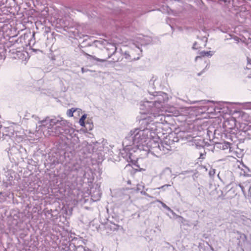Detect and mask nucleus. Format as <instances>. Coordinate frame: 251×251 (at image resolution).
<instances>
[{"label": "nucleus", "mask_w": 251, "mask_h": 251, "mask_svg": "<svg viewBox=\"0 0 251 251\" xmlns=\"http://www.w3.org/2000/svg\"><path fill=\"white\" fill-rule=\"evenodd\" d=\"M32 50H35V51H36V50H35V49H32Z\"/></svg>", "instance_id": "obj_46"}, {"label": "nucleus", "mask_w": 251, "mask_h": 251, "mask_svg": "<svg viewBox=\"0 0 251 251\" xmlns=\"http://www.w3.org/2000/svg\"><path fill=\"white\" fill-rule=\"evenodd\" d=\"M203 71L201 72V73H199L198 74V75L200 76L201 75V73H202Z\"/></svg>", "instance_id": "obj_42"}, {"label": "nucleus", "mask_w": 251, "mask_h": 251, "mask_svg": "<svg viewBox=\"0 0 251 251\" xmlns=\"http://www.w3.org/2000/svg\"><path fill=\"white\" fill-rule=\"evenodd\" d=\"M251 43V38H249L248 39V44H249Z\"/></svg>", "instance_id": "obj_38"}, {"label": "nucleus", "mask_w": 251, "mask_h": 251, "mask_svg": "<svg viewBox=\"0 0 251 251\" xmlns=\"http://www.w3.org/2000/svg\"><path fill=\"white\" fill-rule=\"evenodd\" d=\"M10 51L12 52V53H17L18 54V53H21L20 51H18V50H15H15L14 49H12L11 50H10Z\"/></svg>", "instance_id": "obj_32"}, {"label": "nucleus", "mask_w": 251, "mask_h": 251, "mask_svg": "<svg viewBox=\"0 0 251 251\" xmlns=\"http://www.w3.org/2000/svg\"><path fill=\"white\" fill-rule=\"evenodd\" d=\"M174 140H170V139H166L165 140L160 142V151L159 157L163 154L168 153L170 151H172L174 146L172 145L174 144Z\"/></svg>", "instance_id": "obj_4"}, {"label": "nucleus", "mask_w": 251, "mask_h": 251, "mask_svg": "<svg viewBox=\"0 0 251 251\" xmlns=\"http://www.w3.org/2000/svg\"><path fill=\"white\" fill-rule=\"evenodd\" d=\"M200 55L201 57L204 56H211L213 55L212 51H202L200 52Z\"/></svg>", "instance_id": "obj_17"}, {"label": "nucleus", "mask_w": 251, "mask_h": 251, "mask_svg": "<svg viewBox=\"0 0 251 251\" xmlns=\"http://www.w3.org/2000/svg\"><path fill=\"white\" fill-rule=\"evenodd\" d=\"M41 128L46 135L64 136L71 135L74 132L73 128L68 125L69 123L61 118L50 119L47 118L41 122Z\"/></svg>", "instance_id": "obj_2"}, {"label": "nucleus", "mask_w": 251, "mask_h": 251, "mask_svg": "<svg viewBox=\"0 0 251 251\" xmlns=\"http://www.w3.org/2000/svg\"><path fill=\"white\" fill-rule=\"evenodd\" d=\"M83 69H83V68H82V69H81V70H82V72H83V71H84V70H83Z\"/></svg>", "instance_id": "obj_45"}, {"label": "nucleus", "mask_w": 251, "mask_h": 251, "mask_svg": "<svg viewBox=\"0 0 251 251\" xmlns=\"http://www.w3.org/2000/svg\"><path fill=\"white\" fill-rule=\"evenodd\" d=\"M243 174L245 176H251V175L249 174V172L250 171V170H249V169L248 168L245 167V170H243Z\"/></svg>", "instance_id": "obj_23"}, {"label": "nucleus", "mask_w": 251, "mask_h": 251, "mask_svg": "<svg viewBox=\"0 0 251 251\" xmlns=\"http://www.w3.org/2000/svg\"><path fill=\"white\" fill-rule=\"evenodd\" d=\"M83 53L84 55L86 56V57H87V58L88 59H90V60L93 59V60H95L96 61H99V62H107L108 63V64L110 63L111 62H118L119 61V59H120L119 58L116 57V58H113L112 61H107L106 59H100L99 58L96 57L95 56L89 54H88L87 53H86L85 52L83 51Z\"/></svg>", "instance_id": "obj_8"}, {"label": "nucleus", "mask_w": 251, "mask_h": 251, "mask_svg": "<svg viewBox=\"0 0 251 251\" xmlns=\"http://www.w3.org/2000/svg\"><path fill=\"white\" fill-rule=\"evenodd\" d=\"M86 118V114H84L80 118V119H79V125L82 126H85V122H84V121L85 120Z\"/></svg>", "instance_id": "obj_18"}, {"label": "nucleus", "mask_w": 251, "mask_h": 251, "mask_svg": "<svg viewBox=\"0 0 251 251\" xmlns=\"http://www.w3.org/2000/svg\"><path fill=\"white\" fill-rule=\"evenodd\" d=\"M157 201L160 202L161 204L162 207H164L166 210H167L168 211H171V212H173V210L169 206H168L165 203H164V202H162L160 201Z\"/></svg>", "instance_id": "obj_22"}, {"label": "nucleus", "mask_w": 251, "mask_h": 251, "mask_svg": "<svg viewBox=\"0 0 251 251\" xmlns=\"http://www.w3.org/2000/svg\"><path fill=\"white\" fill-rule=\"evenodd\" d=\"M136 186H137V188L136 189L129 188V189L134 190L136 192H140L141 194L144 195H147L146 192L145 191H143V189H144L145 186H144V185L142 183L137 184L136 185Z\"/></svg>", "instance_id": "obj_13"}, {"label": "nucleus", "mask_w": 251, "mask_h": 251, "mask_svg": "<svg viewBox=\"0 0 251 251\" xmlns=\"http://www.w3.org/2000/svg\"><path fill=\"white\" fill-rule=\"evenodd\" d=\"M234 39H235L236 41H239V38H238V37H235L234 38Z\"/></svg>", "instance_id": "obj_40"}, {"label": "nucleus", "mask_w": 251, "mask_h": 251, "mask_svg": "<svg viewBox=\"0 0 251 251\" xmlns=\"http://www.w3.org/2000/svg\"><path fill=\"white\" fill-rule=\"evenodd\" d=\"M179 222L181 223L184 224L186 220L181 216H177Z\"/></svg>", "instance_id": "obj_27"}, {"label": "nucleus", "mask_w": 251, "mask_h": 251, "mask_svg": "<svg viewBox=\"0 0 251 251\" xmlns=\"http://www.w3.org/2000/svg\"><path fill=\"white\" fill-rule=\"evenodd\" d=\"M83 177L84 179H85V178L87 179V182L88 183L92 182L94 179L93 176H91V175H90V172H85L83 174Z\"/></svg>", "instance_id": "obj_15"}, {"label": "nucleus", "mask_w": 251, "mask_h": 251, "mask_svg": "<svg viewBox=\"0 0 251 251\" xmlns=\"http://www.w3.org/2000/svg\"><path fill=\"white\" fill-rule=\"evenodd\" d=\"M239 187L241 188V190H242V191L243 192V193H245V190H244V188L243 187V186H242L241 184H239Z\"/></svg>", "instance_id": "obj_35"}, {"label": "nucleus", "mask_w": 251, "mask_h": 251, "mask_svg": "<svg viewBox=\"0 0 251 251\" xmlns=\"http://www.w3.org/2000/svg\"><path fill=\"white\" fill-rule=\"evenodd\" d=\"M90 194L92 199L93 201H99L101 195V193L100 190V186L96 184L95 187H93L90 190Z\"/></svg>", "instance_id": "obj_7"}, {"label": "nucleus", "mask_w": 251, "mask_h": 251, "mask_svg": "<svg viewBox=\"0 0 251 251\" xmlns=\"http://www.w3.org/2000/svg\"><path fill=\"white\" fill-rule=\"evenodd\" d=\"M75 241H77V238L75 237L72 240V241L71 242L68 243V244H66L65 245H64V247H63V249L65 251H73L69 249L70 248V246L71 245V244H75Z\"/></svg>", "instance_id": "obj_14"}, {"label": "nucleus", "mask_w": 251, "mask_h": 251, "mask_svg": "<svg viewBox=\"0 0 251 251\" xmlns=\"http://www.w3.org/2000/svg\"><path fill=\"white\" fill-rule=\"evenodd\" d=\"M75 111L74 108H71L70 109L68 110L67 111V115L69 117L73 116V113Z\"/></svg>", "instance_id": "obj_24"}, {"label": "nucleus", "mask_w": 251, "mask_h": 251, "mask_svg": "<svg viewBox=\"0 0 251 251\" xmlns=\"http://www.w3.org/2000/svg\"><path fill=\"white\" fill-rule=\"evenodd\" d=\"M82 242H83L82 238L77 239V241H75V244H71L69 249L73 251H90L88 248H86L80 245V243Z\"/></svg>", "instance_id": "obj_6"}, {"label": "nucleus", "mask_w": 251, "mask_h": 251, "mask_svg": "<svg viewBox=\"0 0 251 251\" xmlns=\"http://www.w3.org/2000/svg\"><path fill=\"white\" fill-rule=\"evenodd\" d=\"M133 41L134 42L133 44H135L136 47L140 50L141 52L142 51V50H140L138 45L136 44V43L143 46L148 44L150 42V40L148 37H145L142 35H138L135 36L134 37Z\"/></svg>", "instance_id": "obj_5"}, {"label": "nucleus", "mask_w": 251, "mask_h": 251, "mask_svg": "<svg viewBox=\"0 0 251 251\" xmlns=\"http://www.w3.org/2000/svg\"><path fill=\"white\" fill-rule=\"evenodd\" d=\"M199 58H201V55L197 56L195 58V60L197 61L198 60V59Z\"/></svg>", "instance_id": "obj_39"}, {"label": "nucleus", "mask_w": 251, "mask_h": 251, "mask_svg": "<svg viewBox=\"0 0 251 251\" xmlns=\"http://www.w3.org/2000/svg\"><path fill=\"white\" fill-rule=\"evenodd\" d=\"M1 50H2V52H2V53H3V51H4L3 49H1Z\"/></svg>", "instance_id": "obj_44"}, {"label": "nucleus", "mask_w": 251, "mask_h": 251, "mask_svg": "<svg viewBox=\"0 0 251 251\" xmlns=\"http://www.w3.org/2000/svg\"><path fill=\"white\" fill-rule=\"evenodd\" d=\"M169 249L171 250H172V251H174L175 250V248L174 247H173L172 246H170L169 247Z\"/></svg>", "instance_id": "obj_37"}, {"label": "nucleus", "mask_w": 251, "mask_h": 251, "mask_svg": "<svg viewBox=\"0 0 251 251\" xmlns=\"http://www.w3.org/2000/svg\"><path fill=\"white\" fill-rule=\"evenodd\" d=\"M35 33L34 32H33V34H32V38H31L29 41V45L30 46H33L34 45L35 43Z\"/></svg>", "instance_id": "obj_21"}, {"label": "nucleus", "mask_w": 251, "mask_h": 251, "mask_svg": "<svg viewBox=\"0 0 251 251\" xmlns=\"http://www.w3.org/2000/svg\"><path fill=\"white\" fill-rule=\"evenodd\" d=\"M107 50H111L113 51L112 53H109L107 58H110L112 56L114 55L116 53L117 47L115 44H109L106 48Z\"/></svg>", "instance_id": "obj_12"}, {"label": "nucleus", "mask_w": 251, "mask_h": 251, "mask_svg": "<svg viewBox=\"0 0 251 251\" xmlns=\"http://www.w3.org/2000/svg\"><path fill=\"white\" fill-rule=\"evenodd\" d=\"M120 226L111 221H108L105 224V228L107 231H114L117 230Z\"/></svg>", "instance_id": "obj_10"}, {"label": "nucleus", "mask_w": 251, "mask_h": 251, "mask_svg": "<svg viewBox=\"0 0 251 251\" xmlns=\"http://www.w3.org/2000/svg\"><path fill=\"white\" fill-rule=\"evenodd\" d=\"M192 171H182L180 174L181 175H186V174L187 173H189L190 172H192Z\"/></svg>", "instance_id": "obj_33"}, {"label": "nucleus", "mask_w": 251, "mask_h": 251, "mask_svg": "<svg viewBox=\"0 0 251 251\" xmlns=\"http://www.w3.org/2000/svg\"><path fill=\"white\" fill-rule=\"evenodd\" d=\"M236 233L238 234L237 240H238L237 245L238 246L242 247L247 242V236L245 234L242 233L240 231H237Z\"/></svg>", "instance_id": "obj_9"}, {"label": "nucleus", "mask_w": 251, "mask_h": 251, "mask_svg": "<svg viewBox=\"0 0 251 251\" xmlns=\"http://www.w3.org/2000/svg\"><path fill=\"white\" fill-rule=\"evenodd\" d=\"M209 175L210 176H214L215 174V169H211L209 172Z\"/></svg>", "instance_id": "obj_31"}, {"label": "nucleus", "mask_w": 251, "mask_h": 251, "mask_svg": "<svg viewBox=\"0 0 251 251\" xmlns=\"http://www.w3.org/2000/svg\"><path fill=\"white\" fill-rule=\"evenodd\" d=\"M161 102V100H156L154 102L147 101L145 103L146 106L151 107L149 111L151 113L146 118L141 119L139 121L140 128L131 130L123 141L124 149L120 152L123 158L127 160L130 158L131 153L129 152V151L133 145L136 147L139 150L142 151L147 141L149 140V137H151V133L156 129L155 124L162 123V115L152 113L154 108V105L156 102L160 103Z\"/></svg>", "instance_id": "obj_1"}, {"label": "nucleus", "mask_w": 251, "mask_h": 251, "mask_svg": "<svg viewBox=\"0 0 251 251\" xmlns=\"http://www.w3.org/2000/svg\"><path fill=\"white\" fill-rule=\"evenodd\" d=\"M124 56H125V58L126 59H128V60H131V56H130V54L127 51H126L124 53Z\"/></svg>", "instance_id": "obj_30"}, {"label": "nucleus", "mask_w": 251, "mask_h": 251, "mask_svg": "<svg viewBox=\"0 0 251 251\" xmlns=\"http://www.w3.org/2000/svg\"><path fill=\"white\" fill-rule=\"evenodd\" d=\"M13 131L11 127L5 128V131L3 132V133L6 136L10 137L13 135Z\"/></svg>", "instance_id": "obj_16"}, {"label": "nucleus", "mask_w": 251, "mask_h": 251, "mask_svg": "<svg viewBox=\"0 0 251 251\" xmlns=\"http://www.w3.org/2000/svg\"><path fill=\"white\" fill-rule=\"evenodd\" d=\"M173 184V182H172L171 184H165V185L159 187L158 189H162L164 191V190H165V189L166 188H167L169 187H170Z\"/></svg>", "instance_id": "obj_25"}, {"label": "nucleus", "mask_w": 251, "mask_h": 251, "mask_svg": "<svg viewBox=\"0 0 251 251\" xmlns=\"http://www.w3.org/2000/svg\"><path fill=\"white\" fill-rule=\"evenodd\" d=\"M127 183L128 184H130H130H131V181H130V180H128V181H127Z\"/></svg>", "instance_id": "obj_41"}, {"label": "nucleus", "mask_w": 251, "mask_h": 251, "mask_svg": "<svg viewBox=\"0 0 251 251\" xmlns=\"http://www.w3.org/2000/svg\"><path fill=\"white\" fill-rule=\"evenodd\" d=\"M200 247H201V249H200V250H201V249H202V247H201V245H200Z\"/></svg>", "instance_id": "obj_43"}, {"label": "nucleus", "mask_w": 251, "mask_h": 251, "mask_svg": "<svg viewBox=\"0 0 251 251\" xmlns=\"http://www.w3.org/2000/svg\"><path fill=\"white\" fill-rule=\"evenodd\" d=\"M3 181L6 187L12 186L14 184V179L13 177L9 174L6 176V179L3 180Z\"/></svg>", "instance_id": "obj_11"}, {"label": "nucleus", "mask_w": 251, "mask_h": 251, "mask_svg": "<svg viewBox=\"0 0 251 251\" xmlns=\"http://www.w3.org/2000/svg\"><path fill=\"white\" fill-rule=\"evenodd\" d=\"M204 249L201 250V251H213V248L208 244V242H206V246H204Z\"/></svg>", "instance_id": "obj_19"}, {"label": "nucleus", "mask_w": 251, "mask_h": 251, "mask_svg": "<svg viewBox=\"0 0 251 251\" xmlns=\"http://www.w3.org/2000/svg\"><path fill=\"white\" fill-rule=\"evenodd\" d=\"M231 0H219L218 2L221 4H227L229 3Z\"/></svg>", "instance_id": "obj_26"}, {"label": "nucleus", "mask_w": 251, "mask_h": 251, "mask_svg": "<svg viewBox=\"0 0 251 251\" xmlns=\"http://www.w3.org/2000/svg\"><path fill=\"white\" fill-rule=\"evenodd\" d=\"M85 12L87 13H88V11L85 10Z\"/></svg>", "instance_id": "obj_47"}, {"label": "nucleus", "mask_w": 251, "mask_h": 251, "mask_svg": "<svg viewBox=\"0 0 251 251\" xmlns=\"http://www.w3.org/2000/svg\"><path fill=\"white\" fill-rule=\"evenodd\" d=\"M197 103H204L205 100H195V101H189L190 104H195Z\"/></svg>", "instance_id": "obj_28"}, {"label": "nucleus", "mask_w": 251, "mask_h": 251, "mask_svg": "<svg viewBox=\"0 0 251 251\" xmlns=\"http://www.w3.org/2000/svg\"><path fill=\"white\" fill-rule=\"evenodd\" d=\"M197 43L196 42H195L194 44H193V49L194 50H197L198 49V48L197 47Z\"/></svg>", "instance_id": "obj_34"}, {"label": "nucleus", "mask_w": 251, "mask_h": 251, "mask_svg": "<svg viewBox=\"0 0 251 251\" xmlns=\"http://www.w3.org/2000/svg\"><path fill=\"white\" fill-rule=\"evenodd\" d=\"M247 104L248 105V107L251 109V102H249L247 103Z\"/></svg>", "instance_id": "obj_36"}, {"label": "nucleus", "mask_w": 251, "mask_h": 251, "mask_svg": "<svg viewBox=\"0 0 251 251\" xmlns=\"http://www.w3.org/2000/svg\"><path fill=\"white\" fill-rule=\"evenodd\" d=\"M158 141L154 139H151L149 137V140L147 141L145 146H144L143 151H145L146 154L151 153L156 157H159L160 151V143L159 142V139Z\"/></svg>", "instance_id": "obj_3"}, {"label": "nucleus", "mask_w": 251, "mask_h": 251, "mask_svg": "<svg viewBox=\"0 0 251 251\" xmlns=\"http://www.w3.org/2000/svg\"><path fill=\"white\" fill-rule=\"evenodd\" d=\"M22 39H23L22 37H20L16 40H14V39H12L10 41V42L12 43L13 46H14L16 43H21L22 42Z\"/></svg>", "instance_id": "obj_20"}, {"label": "nucleus", "mask_w": 251, "mask_h": 251, "mask_svg": "<svg viewBox=\"0 0 251 251\" xmlns=\"http://www.w3.org/2000/svg\"><path fill=\"white\" fill-rule=\"evenodd\" d=\"M50 32V28L49 27H45L44 30V36H46L47 34Z\"/></svg>", "instance_id": "obj_29"}]
</instances>
